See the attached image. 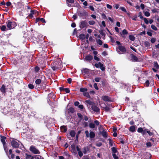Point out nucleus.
Listing matches in <instances>:
<instances>
[{
  "mask_svg": "<svg viewBox=\"0 0 159 159\" xmlns=\"http://www.w3.org/2000/svg\"><path fill=\"white\" fill-rule=\"evenodd\" d=\"M40 70V68L39 66H36L34 68V71L36 72H38Z\"/></svg>",
  "mask_w": 159,
  "mask_h": 159,
  "instance_id": "nucleus-48",
  "label": "nucleus"
},
{
  "mask_svg": "<svg viewBox=\"0 0 159 159\" xmlns=\"http://www.w3.org/2000/svg\"><path fill=\"white\" fill-rule=\"evenodd\" d=\"M88 25L87 23L86 20H85L83 21L80 22V27L81 29H83L84 28L87 27L88 26Z\"/></svg>",
  "mask_w": 159,
  "mask_h": 159,
  "instance_id": "nucleus-5",
  "label": "nucleus"
},
{
  "mask_svg": "<svg viewBox=\"0 0 159 159\" xmlns=\"http://www.w3.org/2000/svg\"><path fill=\"white\" fill-rule=\"evenodd\" d=\"M128 34V32L126 29L123 30L122 32H120V34L121 35L122 37L124 39L126 38L125 35L127 34Z\"/></svg>",
  "mask_w": 159,
  "mask_h": 159,
  "instance_id": "nucleus-8",
  "label": "nucleus"
},
{
  "mask_svg": "<svg viewBox=\"0 0 159 159\" xmlns=\"http://www.w3.org/2000/svg\"><path fill=\"white\" fill-rule=\"evenodd\" d=\"M144 45L146 47H148L150 46V43L149 42L145 41L144 43Z\"/></svg>",
  "mask_w": 159,
  "mask_h": 159,
  "instance_id": "nucleus-44",
  "label": "nucleus"
},
{
  "mask_svg": "<svg viewBox=\"0 0 159 159\" xmlns=\"http://www.w3.org/2000/svg\"><path fill=\"white\" fill-rule=\"evenodd\" d=\"M11 145L14 148H19L20 144L15 140H13L11 142Z\"/></svg>",
  "mask_w": 159,
  "mask_h": 159,
  "instance_id": "nucleus-4",
  "label": "nucleus"
},
{
  "mask_svg": "<svg viewBox=\"0 0 159 159\" xmlns=\"http://www.w3.org/2000/svg\"><path fill=\"white\" fill-rule=\"evenodd\" d=\"M143 20L144 22L146 24H148L149 23L148 21V20L146 18H143Z\"/></svg>",
  "mask_w": 159,
  "mask_h": 159,
  "instance_id": "nucleus-62",
  "label": "nucleus"
},
{
  "mask_svg": "<svg viewBox=\"0 0 159 159\" xmlns=\"http://www.w3.org/2000/svg\"><path fill=\"white\" fill-rule=\"evenodd\" d=\"M68 112L69 113H73L75 112V110L73 107H70L68 109Z\"/></svg>",
  "mask_w": 159,
  "mask_h": 159,
  "instance_id": "nucleus-19",
  "label": "nucleus"
},
{
  "mask_svg": "<svg viewBox=\"0 0 159 159\" xmlns=\"http://www.w3.org/2000/svg\"><path fill=\"white\" fill-rule=\"evenodd\" d=\"M1 91L3 93H5L6 92V89L5 86L4 85H2L0 89Z\"/></svg>",
  "mask_w": 159,
  "mask_h": 159,
  "instance_id": "nucleus-17",
  "label": "nucleus"
},
{
  "mask_svg": "<svg viewBox=\"0 0 159 159\" xmlns=\"http://www.w3.org/2000/svg\"><path fill=\"white\" fill-rule=\"evenodd\" d=\"M156 41V39L155 38H152L151 39V42L152 43H154Z\"/></svg>",
  "mask_w": 159,
  "mask_h": 159,
  "instance_id": "nucleus-61",
  "label": "nucleus"
},
{
  "mask_svg": "<svg viewBox=\"0 0 159 159\" xmlns=\"http://www.w3.org/2000/svg\"><path fill=\"white\" fill-rule=\"evenodd\" d=\"M75 131L73 130H71L70 131L69 133L70 135L72 137H75Z\"/></svg>",
  "mask_w": 159,
  "mask_h": 159,
  "instance_id": "nucleus-18",
  "label": "nucleus"
},
{
  "mask_svg": "<svg viewBox=\"0 0 159 159\" xmlns=\"http://www.w3.org/2000/svg\"><path fill=\"white\" fill-rule=\"evenodd\" d=\"M78 15L80 17H83L88 15L87 12L85 10L79 12L78 13Z\"/></svg>",
  "mask_w": 159,
  "mask_h": 159,
  "instance_id": "nucleus-7",
  "label": "nucleus"
},
{
  "mask_svg": "<svg viewBox=\"0 0 159 159\" xmlns=\"http://www.w3.org/2000/svg\"><path fill=\"white\" fill-rule=\"evenodd\" d=\"M101 79V77H96L95 78L94 80L96 82H98L100 81Z\"/></svg>",
  "mask_w": 159,
  "mask_h": 159,
  "instance_id": "nucleus-50",
  "label": "nucleus"
},
{
  "mask_svg": "<svg viewBox=\"0 0 159 159\" xmlns=\"http://www.w3.org/2000/svg\"><path fill=\"white\" fill-rule=\"evenodd\" d=\"M28 87L30 89H33L34 88V85L33 84H28Z\"/></svg>",
  "mask_w": 159,
  "mask_h": 159,
  "instance_id": "nucleus-49",
  "label": "nucleus"
},
{
  "mask_svg": "<svg viewBox=\"0 0 159 159\" xmlns=\"http://www.w3.org/2000/svg\"><path fill=\"white\" fill-rule=\"evenodd\" d=\"M66 1L67 2H66V4L67 6L69 7H71V6L68 3L69 2L70 3H73L74 2V0H66Z\"/></svg>",
  "mask_w": 159,
  "mask_h": 159,
  "instance_id": "nucleus-21",
  "label": "nucleus"
},
{
  "mask_svg": "<svg viewBox=\"0 0 159 159\" xmlns=\"http://www.w3.org/2000/svg\"><path fill=\"white\" fill-rule=\"evenodd\" d=\"M0 137H1V140L2 143L3 145H5L6 144L5 140L6 139V137L4 136H3L2 135H0Z\"/></svg>",
  "mask_w": 159,
  "mask_h": 159,
  "instance_id": "nucleus-14",
  "label": "nucleus"
},
{
  "mask_svg": "<svg viewBox=\"0 0 159 159\" xmlns=\"http://www.w3.org/2000/svg\"><path fill=\"white\" fill-rule=\"evenodd\" d=\"M34 158L35 159H44L43 157L39 155H35Z\"/></svg>",
  "mask_w": 159,
  "mask_h": 159,
  "instance_id": "nucleus-36",
  "label": "nucleus"
},
{
  "mask_svg": "<svg viewBox=\"0 0 159 159\" xmlns=\"http://www.w3.org/2000/svg\"><path fill=\"white\" fill-rule=\"evenodd\" d=\"M120 9L122 11H124V12H127V11H126V9H125V7H120Z\"/></svg>",
  "mask_w": 159,
  "mask_h": 159,
  "instance_id": "nucleus-57",
  "label": "nucleus"
},
{
  "mask_svg": "<svg viewBox=\"0 0 159 159\" xmlns=\"http://www.w3.org/2000/svg\"><path fill=\"white\" fill-rule=\"evenodd\" d=\"M78 117L80 118V120H81L83 118V116L80 113H77Z\"/></svg>",
  "mask_w": 159,
  "mask_h": 159,
  "instance_id": "nucleus-53",
  "label": "nucleus"
},
{
  "mask_svg": "<svg viewBox=\"0 0 159 159\" xmlns=\"http://www.w3.org/2000/svg\"><path fill=\"white\" fill-rule=\"evenodd\" d=\"M89 23L90 25H93L95 24V22L94 20H90L89 21Z\"/></svg>",
  "mask_w": 159,
  "mask_h": 159,
  "instance_id": "nucleus-45",
  "label": "nucleus"
},
{
  "mask_svg": "<svg viewBox=\"0 0 159 159\" xmlns=\"http://www.w3.org/2000/svg\"><path fill=\"white\" fill-rule=\"evenodd\" d=\"M89 125L90 128L92 129L94 128L95 127V125L93 123H90Z\"/></svg>",
  "mask_w": 159,
  "mask_h": 159,
  "instance_id": "nucleus-37",
  "label": "nucleus"
},
{
  "mask_svg": "<svg viewBox=\"0 0 159 159\" xmlns=\"http://www.w3.org/2000/svg\"><path fill=\"white\" fill-rule=\"evenodd\" d=\"M55 96L53 94V93H49L48 95V98H54Z\"/></svg>",
  "mask_w": 159,
  "mask_h": 159,
  "instance_id": "nucleus-24",
  "label": "nucleus"
},
{
  "mask_svg": "<svg viewBox=\"0 0 159 159\" xmlns=\"http://www.w3.org/2000/svg\"><path fill=\"white\" fill-rule=\"evenodd\" d=\"M79 37L80 39L82 40H84L85 39V35L83 34H82L79 35Z\"/></svg>",
  "mask_w": 159,
  "mask_h": 159,
  "instance_id": "nucleus-23",
  "label": "nucleus"
},
{
  "mask_svg": "<svg viewBox=\"0 0 159 159\" xmlns=\"http://www.w3.org/2000/svg\"><path fill=\"white\" fill-rule=\"evenodd\" d=\"M0 29L2 31H6L7 28L5 25H2L0 26Z\"/></svg>",
  "mask_w": 159,
  "mask_h": 159,
  "instance_id": "nucleus-25",
  "label": "nucleus"
},
{
  "mask_svg": "<svg viewBox=\"0 0 159 159\" xmlns=\"http://www.w3.org/2000/svg\"><path fill=\"white\" fill-rule=\"evenodd\" d=\"M32 15L35 14H39V12L37 11L36 10H31L30 11V13Z\"/></svg>",
  "mask_w": 159,
  "mask_h": 159,
  "instance_id": "nucleus-29",
  "label": "nucleus"
},
{
  "mask_svg": "<svg viewBox=\"0 0 159 159\" xmlns=\"http://www.w3.org/2000/svg\"><path fill=\"white\" fill-rule=\"evenodd\" d=\"M17 25L16 23L14 21H8L7 23V27L8 28L7 30H11L14 28Z\"/></svg>",
  "mask_w": 159,
  "mask_h": 159,
  "instance_id": "nucleus-2",
  "label": "nucleus"
},
{
  "mask_svg": "<svg viewBox=\"0 0 159 159\" xmlns=\"http://www.w3.org/2000/svg\"><path fill=\"white\" fill-rule=\"evenodd\" d=\"M151 28L152 29L155 31H157V28L154 25H151Z\"/></svg>",
  "mask_w": 159,
  "mask_h": 159,
  "instance_id": "nucleus-43",
  "label": "nucleus"
},
{
  "mask_svg": "<svg viewBox=\"0 0 159 159\" xmlns=\"http://www.w3.org/2000/svg\"><path fill=\"white\" fill-rule=\"evenodd\" d=\"M129 131L132 132H134L135 131V127L134 126H131L129 128Z\"/></svg>",
  "mask_w": 159,
  "mask_h": 159,
  "instance_id": "nucleus-32",
  "label": "nucleus"
},
{
  "mask_svg": "<svg viewBox=\"0 0 159 159\" xmlns=\"http://www.w3.org/2000/svg\"><path fill=\"white\" fill-rule=\"evenodd\" d=\"M102 98L105 101L108 102L111 101L110 98L107 96H102Z\"/></svg>",
  "mask_w": 159,
  "mask_h": 159,
  "instance_id": "nucleus-11",
  "label": "nucleus"
},
{
  "mask_svg": "<svg viewBox=\"0 0 159 159\" xmlns=\"http://www.w3.org/2000/svg\"><path fill=\"white\" fill-rule=\"evenodd\" d=\"M60 129L61 132H63V133H65L67 131V126L62 125L61 126Z\"/></svg>",
  "mask_w": 159,
  "mask_h": 159,
  "instance_id": "nucleus-12",
  "label": "nucleus"
},
{
  "mask_svg": "<svg viewBox=\"0 0 159 159\" xmlns=\"http://www.w3.org/2000/svg\"><path fill=\"white\" fill-rule=\"evenodd\" d=\"M93 59V57L90 54H88L85 57L84 59V60L88 61H91Z\"/></svg>",
  "mask_w": 159,
  "mask_h": 159,
  "instance_id": "nucleus-9",
  "label": "nucleus"
},
{
  "mask_svg": "<svg viewBox=\"0 0 159 159\" xmlns=\"http://www.w3.org/2000/svg\"><path fill=\"white\" fill-rule=\"evenodd\" d=\"M89 72V70L87 68H84L83 70V72L85 74H87Z\"/></svg>",
  "mask_w": 159,
  "mask_h": 159,
  "instance_id": "nucleus-51",
  "label": "nucleus"
},
{
  "mask_svg": "<svg viewBox=\"0 0 159 159\" xmlns=\"http://www.w3.org/2000/svg\"><path fill=\"white\" fill-rule=\"evenodd\" d=\"M64 154L66 156V158L65 159H69L70 157V155L67 152H65Z\"/></svg>",
  "mask_w": 159,
  "mask_h": 159,
  "instance_id": "nucleus-42",
  "label": "nucleus"
},
{
  "mask_svg": "<svg viewBox=\"0 0 159 159\" xmlns=\"http://www.w3.org/2000/svg\"><path fill=\"white\" fill-rule=\"evenodd\" d=\"M3 148L4 150L6 153L7 154V155H8V148L7 146L6 145H3Z\"/></svg>",
  "mask_w": 159,
  "mask_h": 159,
  "instance_id": "nucleus-41",
  "label": "nucleus"
},
{
  "mask_svg": "<svg viewBox=\"0 0 159 159\" xmlns=\"http://www.w3.org/2000/svg\"><path fill=\"white\" fill-rule=\"evenodd\" d=\"M95 136V133L93 131L90 132L89 133V137L90 138H93Z\"/></svg>",
  "mask_w": 159,
  "mask_h": 159,
  "instance_id": "nucleus-28",
  "label": "nucleus"
},
{
  "mask_svg": "<svg viewBox=\"0 0 159 159\" xmlns=\"http://www.w3.org/2000/svg\"><path fill=\"white\" fill-rule=\"evenodd\" d=\"M145 84L146 87H148L149 85V80H146Z\"/></svg>",
  "mask_w": 159,
  "mask_h": 159,
  "instance_id": "nucleus-59",
  "label": "nucleus"
},
{
  "mask_svg": "<svg viewBox=\"0 0 159 159\" xmlns=\"http://www.w3.org/2000/svg\"><path fill=\"white\" fill-rule=\"evenodd\" d=\"M112 155L114 159H119V157L117 156L116 154L112 153Z\"/></svg>",
  "mask_w": 159,
  "mask_h": 159,
  "instance_id": "nucleus-55",
  "label": "nucleus"
},
{
  "mask_svg": "<svg viewBox=\"0 0 159 159\" xmlns=\"http://www.w3.org/2000/svg\"><path fill=\"white\" fill-rule=\"evenodd\" d=\"M124 137V136H122L121 135L119 136L118 137V138L119 140L120 141V143L122 144H124L125 143L124 139H123Z\"/></svg>",
  "mask_w": 159,
  "mask_h": 159,
  "instance_id": "nucleus-13",
  "label": "nucleus"
},
{
  "mask_svg": "<svg viewBox=\"0 0 159 159\" xmlns=\"http://www.w3.org/2000/svg\"><path fill=\"white\" fill-rule=\"evenodd\" d=\"M143 129L142 127L139 128L137 130V131L139 133H142L143 131Z\"/></svg>",
  "mask_w": 159,
  "mask_h": 159,
  "instance_id": "nucleus-54",
  "label": "nucleus"
},
{
  "mask_svg": "<svg viewBox=\"0 0 159 159\" xmlns=\"http://www.w3.org/2000/svg\"><path fill=\"white\" fill-rule=\"evenodd\" d=\"M99 33L102 36H103V39H105V36L106 35L103 32V30H101L99 31Z\"/></svg>",
  "mask_w": 159,
  "mask_h": 159,
  "instance_id": "nucleus-30",
  "label": "nucleus"
},
{
  "mask_svg": "<svg viewBox=\"0 0 159 159\" xmlns=\"http://www.w3.org/2000/svg\"><path fill=\"white\" fill-rule=\"evenodd\" d=\"M108 140L109 141V145H110V146H111V147L113 146V141L112 139L111 138V139H110V138Z\"/></svg>",
  "mask_w": 159,
  "mask_h": 159,
  "instance_id": "nucleus-34",
  "label": "nucleus"
},
{
  "mask_svg": "<svg viewBox=\"0 0 159 159\" xmlns=\"http://www.w3.org/2000/svg\"><path fill=\"white\" fill-rule=\"evenodd\" d=\"M131 59L133 61H137L138 60V57L133 54H132L131 55Z\"/></svg>",
  "mask_w": 159,
  "mask_h": 159,
  "instance_id": "nucleus-22",
  "label": "nucleus"
},
{
  "mask_svg": "<svg viewBox=\"0 0 159 159\" xmlns=\"http://www.w3.org/2000/svg\"><path fill=\"white\" fill-rule=\"evenodd\" d=\"M61 63L59 61H56L53 62L51 65V68L53 70L59 69L61 68Z\"/></svg>",
  "mask_w": 159,
  "mask_h": 159,
  "instance_id": "nucleus-1",
  "label": "nucleus"
},
{
  "mask_svg": "<svg viewBox=\"0 0 159 159\" xmlns=\"http://www.w3.org/2000/svg\"><path fill=\"white\" fill-rule=\"evenodd\" d=\"M101 64V63L100 62H99L98 63H95L94 66L96 68H99L100 67Z\"/></svg>",
  "mask_w": 159,
  "mask_h": 159,
  "instance_id": "nucleus-46",
  "label": "nucleus"
},
{
  "mask_svg": "<svg viewBox=\"0 0 159 159\" xmlns=\"http://www.w3.org/2000/svg\"><path fill=\"white\" fill-rule=\"evenodd\" d=\"M41 82V80L40 79H38L36 80L35 83L37 84H39Z\"/></svg>",
  "mask_w": 159,
  "mask_h": 159,
  "instance_id": "nucleus-38",
  "label": "nucleus"
},
{
  "mask_svg": "<svg viewBox=\"0 0 159 159\" xmlns=\"http://www.w3.org/2000/svg\"><path fill=\"white\" fill-rule=\"evenodd\" d=\"M64 91H65L66 93H69L70 92V90L69 88H65Z\"/></svg>",
  "mask_w": 159,
  "mask_h": 159,
  "instance_id": "nucleus-60",
  "label": "nucleus"
},
{
  "mask_svg": "<svg viewBox=\"0 0 159 159\" xmlns=\"http://www.w3.org/2000/svg\"><path fill=\"white\" fill-rule=\"evenodd\" d=\"M94 58L95 60L98 61H99L100 60V58L99 57H97L96 56H94Z\"/></svg>",
  "mask_w": 159,
  "mask_h": 159,
  "instance_id": "nucleus-64",
  "label": "nucleus"
},
{
  "mask_svg": "<svg viewBox=\"0 0 159 159\" xmlns=\"http://www.w3.org/2000/svg\"><path fill=\"white\" fill-rule=\"evenodd\" d=\"M93 87L95 88V89L97 90H98L99 89V88L97 86V84L96 83H95L94 84Z\"/></svg>",
  "mask_w": 159,
  "mask_h": 159,
  "instance_id": "nucleus-58",
  "label": "nucleus"
},
{
  "mask_svg": "<svg viewBox=\"0 0 159 159\" xmlns=\"http://www.w3.org/2000/svg\"><path fill=\"white\" fill-rule=\"evenodd\" d=\"M129 38L130 40L131 41H134L135 40V37L134 36L132 35H130L129 36Z\"/></svg>",
  "mask_w": 159,
  "mask_h": 159,
  "instance_id": "nucleus-31",
  "label": "nucleus"
},
{
  "mask_svg": "<svg viewBox=\"0 0 159 159\" xmlns=\"http://www.w3.org/2000/svg\"><path fill=\"white\" fill-rule=\"evenodd\" d=\"M85 102L87 103L91 106L93 104H95V103L94 102L91 101L90 100H86Z\"/></svg>",
  "mask_w": 159,
  "mask_h": 159,
  "instance_id": "nucleus-20",
  "label": "nucleus"
},
{
  "mask_svg": "<svg viewBox=\"0 0 159 159\" xmlns=\"http://www.w3.org/2000/svg\"><path fill=\"white\" fill-rule=\"evenodd\" d=\"M30 150L32 153L34 154H39L40 153L39 151L33 145H32L30 147Z\"/></svg>",
  "mask_w": 159,
  "mask_h": 159,
  "instance_id": "nucleus-3",
  "label": "nucleus"
},
{
  "mask_svg": "<svg viewBox=\"0 0 159 159\" xmlns=\"http://www.w3.org/2000/svg\"><path fill=\"white\" fill-rule=\"evenodd\" d=\"M83 95L84 96L86 97L89 98H90V96L88 92L87 91L83 93Z\"/></svg>",
  "mask_w": 159,
  "mask_h": 159,
  "instance_id": "nucleus-33",
  "label": "nucleus"
},
{
  "mask_svg": "<svg viewBox=\"0 0 159 159\" xmlns=\"http://www.w3.org/2000/svg\"><path fill=\"white\" fill-rule=\"evenodd\" d=\"M103 109L106 112H108L110 110L109 107L107 106H106V107H103Z\"/></svg>",
  "mask_w": 159,
  "mask_h": 159,
  "instance_id": "nucleus-47",
  "label": "nucleus"
},
{
  "mask_svg": "<svg viewBox=\"0 0 159 159\" xmlns=\"http://www.w3.org/2000/svg\"><path fill=\"white\" fill-rule=\"evenodd\" d=\"M144 14L145 16L147 17L149 16L150 15V13L149 12L147 11H146L144 12Z\"/></svg>",
  "mask_w": 159,
  "mask_h": 159,
  "instance_id": "nucleus-56",
  "label": "nucleus"
},
{
  "mask_svg": "<svg viewBox=\"0 0 159 159\" xmlns=\"http://www.w3.org/2000/svg\"><path fill=\"white\" fill-rule=\"evenodd\" d=\"M40 21L43 23H46L45 19L43 18H36V23H37Z\"/></svg>",
  "mask_w": 159,
  "mask_h": 159,
  "instance_id": "nucleus-16",
  "label": "nucleus"
},
{
  "mask_svg": "<svg viewBox=\"0 0 159 159\" xmlns=\"http://www.w3.org/2000/svg\"><path fill=\"white\" fill-rule=\"evenodd\" d=\"M96 40L97 43L100 45H102L103 42L101 39H96Z\"/></svg>",
  "mask_w": 159,
  "mask_h": 159,
  "instance_id": "nucleus-27",
  "label": "nucleus"
},
{
  "mask_svg": "<svg viewBox=\"0 0 159 159\" xmlns=\"http://www.w3.org/2000/svg\"><path fill=\"white\" fill-rule=\"evenodd\" d=\"M103 137L105 138H106L107 137V132L105 130H102L101 133Z\"/></svg>",
  "mask_w": 159,
  "mask_h": 159,
  "instance_id": "nucleus-15",
  "label": "nucleus"
},
{
  "mask_svg": "<svg viewBox=\"0 0 159 159\" xmlns=\"http://www.w3.org/2000/svg\"><path fill=\"white\" fill-rule=\"evenodd\" d=\"M88 89L87 88H81L80 89V91L83 93L85 92Z\"/></svg>",
  "mask_w": 159,
  "mask_h": 159,
  "instance_id": "nucleus-40",
  "label": "nucleus"
},
{
  "mask_svg": "<svg viewBox=\"0 0 159 159\" xmlns=\"http://www.w3.org/2000/svg\"><path fill=\"white\" fill-rule=\"evenodd\" d=\"M147 133H148L149 135L151 136L153 135V133L149 130H147Z\"/></svg>",
  "mask_w": 159,
  "mask_h": 159,
  "instance_id": "nucleus-63",
  "label": "nucleus"
},
{
  "mask_svg": "<svg viewBox=\"0 0 159 159\" xmlns=\"http://www.w3.org/2000/svg\"><path fill=\"white\" fill-rule=\"evenodd\" d=\"M99 68L101 69V70L102 71H104L105 70L106 68L104 66V65L101 63V65H100Z\"/></svg>",
  "mask_w": 159,
  "mask_h": 159,
  "instance_id": "nucleus-35",
  "label": "nucleus"
},
{
  "mask_svg": "<svg viewBox=\"0 0 159 159\" xmlns=\"http://www.w3.org/2000/svg\"><path fill=\"white\" fill-rule=\"evenodd\" d=\"M111 150L112 151V153L115 154V153H116L118 152L116 148L115 147H113L112 148H111Z\"/></svg>",
  "mask_w": 159,
  "mask_h": 159,
  "instance_id": "nucleus-26",
  "label": "nucleus"
},
{
  "mask_svg": "<svg viewBox=\"0 0 159 159\" xmlns=\"http://www.w3.org/2000/svg\"><path fill=\"white\" fill-rule=\"evenodd\" d=\"M154 67L157 69H158L159 68V65L157 62H154Z\"/></svg>",
  "mask_w": 159,
  "mask_h": 159,
  "instance_id": "nucleus-39",
  "label": "nucleus"
},
{
  "mask_svg": "<svg viewBox=\"0 0 159 159\" xmlns=\"http://www.w3.org/2000/svg\"><path fill=\"white\" fill-rule=\"evenodd\" d=\"M92 109L94 112H98L100 111V109L95 104H93L91 107Z\"/></svg>",
  "mask_w": 159,
  "mask_h": 159,
  "instance_id": "nucleus-6",
  "label": "nucleus"
},
{
  "mask_svg": "<svg viewBox=\"0 0 159 159\" xmlns=\"http://www.w3.org/2000/svg\"><path fill=\"white\" fill-rule=\"evenodd\" d=\"M146 146L148 148L151 147L152 146L151 143L150 142H148L146 144Z\"/></svg>",
  "mask_w": 159,
  "mask_h": 159,
  "instance_id": "nucleus-52",
  "label": "nucleus"
},
{
  "mask_svg": "<svg viewBox=\"0 0 159 159\" xmlns=\"http://www.w3.org/2000/svg\"><path fill=\"white\" fill-rule=\"evenodd\" d=\"M119 49L122 52V53H124L126 52V49L125 48L122 46H119L118 47Z\"/></svg>",
  "mask_w": 159,
  "mask_h": 159,
  "instance_id": "nucleus-10",
  "label": "nucleus"
}]
</instances>
